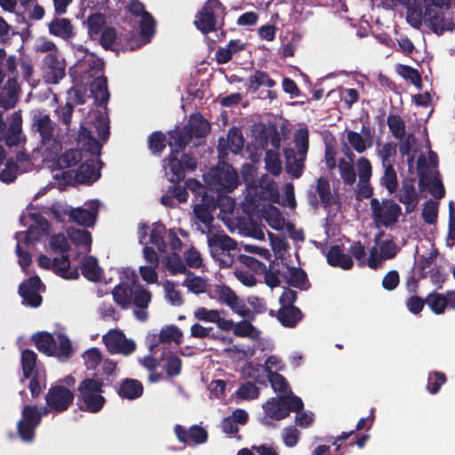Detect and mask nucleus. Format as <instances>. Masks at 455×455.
<instances>
[{"label":"nucleus","instance_id":"obj_1","mask_svg":"<svg viewBox=\"0 0 455 455\" xmlns=\"http://www.w3.org/2000/svg\"><path fill=\"white\" fill-rule=\"evenodd\" d=\"M168 134L171 152L164 159L163 166L169 181L177 183L184 180L186 173L196 169L197 162L192 155L183 152L188 145L178 132V129L169 132Z\"/></svg>","mask_w":455,"mask_h":455},{"label":"nucleus","instance_id":"obj_2","mask_svg":"<svg viewBox=\"0 0 455 455\" xmlns=\"http://www.w3.org/2000/svg\"><path fill=\"white\" fill-rule=\"evenodd\" d=\"M103 379L86 378L83 379L76 388V400L79 409L90 413L100 412L107 400L103 396Z\"/></svg>","mask_w":455,"mask_h":455},{"label":"nucleus","instance_id":"obj_3","mask_svg":"<svg viewBox=\"0 0 455 455\" xmlns=\"http://www.w3.org/2000/svg\"><path fill=\"white\" fill-rule=\"evenodd\" d=\"M31 129L38 133L40 144L51 156H57L62 150V140L57 130L56 124L49 115L38 111L32 117Z\"/></svg>","mask_w":455,"mask_h":455},{"label":"nucleus","instance_id":"obj_4","mask_svg":"<svg viewBox=\"0 0 455 455\" xmlns=\"http://www.w3.org/2000/svg\"><path fill=\"white\" fill-rule=\"evenodd\" d=\"M451 0H424L425 20L434 33L440 36L455 28V22L446 17Z\"/></svg>","mask_w":455,"mask_h":455},{"label":"nucleus","instance_id":"obj_5","mask_svg":"<svg viewBox=\"0 0 455 455\" xmlns=\"http://www.w3.org/2000/svg\"><path fill=\"white\" fill-rule=\"evenodd\" d=\"M52 411L47 405L38 408L36 405L25 404L21 410V418L17 422V433L24 442L30 443L36 437V429L42 422V418Z\"/></svg>","mask_w":455,"mask_h":455},{"label":"nucleus","instance_id":"obj_6","mask_svg":"<svg viewBox=\"0 0 455 455\" xmlns=\"http://www.w3.org/2000/svg\"><path fill=\"white\" fill-rule=\"evenodd\" d=\"M370 205L376 227L394 226L402 215L401 206L391 199H383L379 202L378 198H371Z\"/></svg>","mask_w":455,"mask_h":455},{"label":"nucleus","instance_id":"obj_7","mask_svg":"<svg viewBox=\"0 0 455 455\" xmlns=\"http://www.w3.org/2000/svg\"><path fill=\"white\" fill-rule=\"evenodd\" d=\"M6 68H8L9 79H7L0 94V106L5 110L13 108L18 102L20 85L18 84L17 57L11 55L7 57Z\"/></svg>","mask_w":455,"mask_h":455},{"label":"nucleus","instance_id":"obj_8","mask_svg":"<svg viewBox=\"0 0 455 455\" xmlns=\"http://www.w3.org/2000/svg\"><path fill=\"white\" fill-rule=\"evenodd\" d=\"M211 254L215 260L220 261L221 267H230L233 259L229 251L236 249V242L228 235H214L208 239Z\"/></svg>","mask_w":455,"mask_h":455},{"label":"nucleus","instance_id":"obj_9","mask_svg":"<svg viewBox=\"0 0 455 455\" xmlns=\"http://www.w3.org/2000/svg\"><path fill=\"white\" fill-rule=\"evenodd\" d=\"M218 10H224L223 4L219 0H207L196 13L194 24L204 35L216 31Z\"/></svg>","mask_w":455,"mask_h":455},{"label":"nucleus","instance_id":"obj_10","mask_svg":"<svg viewBox=\"0 0 455 455\" xmlns=\"http://www.w3.org/2000/svg\"><path fill=\"white\" fill-rule=\"evenodd\" d=\"M75 394L63 385L52 386L45 395L47 406L56 413H61L68 410L73 404Z\"/></svg>","mask_w":455,"mask_h":455},{"label":"nucleus","instance_id":"obj_11","mask_svg":"<svg viewBox=\"0 0 455 455\" xmlns=\"http://www.w3.org/2000/svg\"><path fill=\"white\" fill-rule=\"evenodd\" d=\"M102 340L108 351L112 354L130 355L136 349V343L125 337L124 333L116 329L108 331L102 337Z\"/></svg>","mask_w":455,"mask_h":455},{"label":"nucleus","instance_id":"obj_12","mask_svg":"<svg viewBox=\"0 0 455 455\" xmlns=\"http://www.w3.org/2000/svg\"><path fill=\"white\" fill-rule=\"evenodd\" d=\"M22 130V117L20 112L12 114L7 126L3 112L0 110V142H4L8 147L17 146Z\"/></svg>","mask_w":455,"mask_h":455},{"label":"nucleus","instance_id":"obj_13","mask_svg":"<svg viewBox=\"0 0 455 455\" xmlns=\"http://www.w3.org/2000/svg\"><path fill=\"white\" fill-rule=\"evenodd\" d=\"M174 433L178 440L184 444H203L208 440L207 431L198 425H193L189 429L181 425H176Z\"/></svg>","mask_w":455,"mask_h":455},{"label":"nucleus","instance_id":"obj_14","mask_svg":"<svg viewBox=\"0 0 455 455\" xmlns=\"http://www.w3.org/2000/svg\"><path fill=\"white\" fill-rule=\"evenodd\" d=\"M99 204L97 202H92L87 209L76 208L69 212V218L72 221L84 227H93L98 215Z\"/></svg>","mask_w":455,"mask_h":455},{"label":"nucleus","instance_id":"obj_15","mask_svg":"<svg viewBox=\"0 0 455 455\" xmlns=\"http://www.w3.org/2000/svg\"><path fill=\"white\" fill-rule=\"evenodd\" d=\"M285 157L286 172L293 178L299 179L302 176L305 168V161L307 156L298 155L292 148H285L283 149Z\"/></svg>","mask_w":455,"mask_h":455},{"label":"nucleus","instance_id":"obj_16","mask_svg":"<svg viewBox=\"0 0 455 455\" xmlns=\"http://www.w3.org/2000/svg\"><path fill=\"white\" fill-rule=\"evenodd\" d=\"M266 415L271 419L281 420L289 416L286 406L285 395L272 397L263 406Z\"/></svg>","mask_w":455,"mask_h":455},{"label":"nucleus","instance_id":"obj_17","mask_svg":"<svg viewBox=\"0 0 455 455\" xmlns=\"http://www.w3.org/2000/svg\"><path fill=\"white\" fill-rule=\"evenodd\" d=\"M49 33L63 40H69L74 37L75 32L71 21L66 18L55 17L48 24Z\"/></svg>","mask_w":455,"mask_h":455},{"label":"nucleus","instance_id":"obj_18","mask_svg":"<svg viewBox=\"0 0 455 455\" xmlns=\"http://www.w3.org/2000/svg\"><path fill=\"white\" fill-rule=\"evenodd\" d=\"M31 340L36 349L47 356L56 354V340L52 334L47 331H38L32 335Z\"/></svg>","mask_w":455,"mask_h":455},{"label":"nucleus","instance_id":"obj_19","mask_svg":"<svg viewBox=\"0 0 455 455\" xmlns=\"http://www.w3.org/2000/svg\"><path fill=\"white\" fill-rule=\"evenodd\" d=\"M90 91L97 106L101 107L107 104L110 93L108 89V79L105 76L94 78L90 84Z\"/></svg>","mask_w":455,"mask_h":455},{"label":"nucleus","instance_id":"obj_20","mask_svg":"<svg viewBox=\"0 0 455 455\" xmlns=\"http://www.w3.org/2000/svg\"><path fill=\"white\" fill-rule=\"evenodd\" d=\"M326 257L328 264L331 267L349 270L354 266V261L351 256L344 253L339 245L331 246Z\"/></svg>","mask_w":455,"mask_h":455},{"label":"nucleus","instance_id":"obj_21","mask_svg":"<svg viewBox=\"0 0 455 455\" xmlns=\"http://www.w3.org/2000/svg\"><path fill=\"white\" fill-rule=\"evenodd\" d=\"M304 315L298 307H281L276 318L286 328H294L302 320Z\"/></svg>","mask_w":455,"mask_h":455},{"label":"nucleus","instance_id":"obj_22","mask_svg":"<svg viewBox=\"0 0 455 455\" xmlns=\"http://www.w3.org/2000/svg\"><path fill=\"white\" fill-rule=\"evenodd\" d=\"M362 132L364 138L362 134L354 131H349L347 133L348 143L357 153H363L367 148H371L372 146V138L370 128L363 126Z\"/></svg>","mask_w":455,"mask_h":455},{"label":"nucleus","instance_id":"obj_23","mask_svg":"<svg viewBox=\"0 0 455 455\" xmlns=\"http://www.w3.org/2000/svg\"><path fill=\"white\" fill-rule=\"evenodd\" d=\"M143 391L144 387L140 381L128 378L122 380L116 390L120 397L127 400H134L140 397Z\"/></svg>","mask_w":455,"mask_h":455},{"label":"nucleus","instance_id":"obj_24","mask_svg":"<svg viewBox=\"0 0 455 455\" xmlns=\"http://www.w3.org/2000/svg\"><path fill=\"white\" fill-rule=\"evenodd\" d=\"M81 273L90 282L100 281L103 274L96 257L88 255L81 262Z\"/></svg>","mask_w":455,"mask_h":455},{"label":"nucleus","instance_id":"obj_25","mask_svg":"<svg viewBox=\"0 0 455 455\" xmlns=\"http://www.w3.org/2000/svg\"><path fill=\"white\" fill-rule=\"evenodd\" d=\"M283 277L291 287L304 291L310 287L307 275L301 267H288L287 272L283 274Z\"/></svg>","mask_w":455,"mask_h":455},{"label":"nucleus","instance_id":"obj_26","mask_svg":"<svg viewBox=\"0 0 455 455\" xmlns=\"http://www.w3.org/2000/svg\"><path fill=\"white\" fill-rule=\"evenodd\" d=\"M52 269L60 277L67 280H76L79 277L78 269H70V260L68 255L55 257L52 259Z\"/></svg>","mask_w":455,"mask_h":455},{"label":"nucleus","instance_id":"obj_27","mask_svg":"<svg viewBox=\"0 0 455 455\" xmlns=\"http://www.w3.org/2000/svg\"><path fill=\"white\" fill-rule=\"evenodd\" d=\"M419 188L421 191L427 189L436 199H441L445 196V188L441 180L431 179L424 173L419 174Z\"/></svg>","mask_w":455,"mask_h":455},{"label":"nucleus","instance_id":"obj_28","mask_svg":"<svg viewBox=\"0 0 455 455\" xmlns=\"http://www.w3.org/2000/svg\"><path fill=\"white\" fill-rule=\"evenodd\" d=\"M100 178V172L95 170L93 160L82 163L76 172L75 179L78 183L90 184Z\"/></svg>","mask_w":455,"mask_h":455},{"label":"nucleus","instance_id":"obj_29","mask_svg":"<svg viewBox=\"0 0 455 455\" xmlns=\"http://www.w3.org/2000/svg\"><path fill=\"white\" fill-rule=\"evenodd\" d=\"M37 355L31 349H23L20 355L23 379H29L33 374L39 373L37 369Z\"/></svg>","mask_w":455,"mask_h":455},{"label":"nucleus","instance_id":"obj_30","mask_svg":"<svg viewBox=\"0 0 455 455\" xmlns=\"http://www.w3.org/2000/svg\"><path fill=\"white\" fill-rule=\"evenodd\" d=\"M133 290L134 288L127 283L116 285L112 291L115 302L122 308H127L132 304Z\"/></svg>","mask_w":455,"mask_h":455},{"label":"nucleus","instance_id":"obj_31","mask_svg":"<svg viewBox=\"0 0 455 455\" xmlns=\"http://www.w3.org/2000/svg\"><path fill=\"white\" fill-rule=\"evenodd\" d=\"M227 144L229 145L230 150L235 154L239 153L243 149L244 145V140L243 137V133L239 128H230L228 132L227 140H225L223 138L220 139L219 149H220V148H223Z\"/></svg>","mask_w":455,"mask_h":455},{"label":"nucleus","instance_id":"obj_32","mask_svg":"<svg viewBox=\"0 0 455 455\" xmlns=\"http://www.w3.org/2000/svg\"><path fill=\"white\" fill-rule=\"evenodd\" d=\"M248 91L257 92L261 85L272 88L275 85V81L272 79L265 71L256 70L248 79Z\"/></svg>","mask_w":455,"mask_h":455},{"label":"nucleus","instance_id":"obj_33","mask_svg":"<svg viewBox=\"0 0 455 455\" xmlns=\"http://www.w3.org/2000/svg\"><path fill=\"white\" fill-rule=\"evenodd\" d=\"M156 33V20L153 15L146 13L140 20V35L144 44L150 42Z\"/></svg>","mask_w":455,"mask_h":455},{"label":"nucleus","instance_id":"obj_34","mask_svg":"<svg viewBox=\"0 0 455 455\" xmlns=\"http://www.w3.org/2000/svg\"><path fill=\"white\" fill-rule=\"evenodd\" d=\"M382 167L384 168V173L380 178V185L391 195L398 188L397 173L393 164L383 165Z\"/></svg>","mask_w":455,"mask_h":455},{"label":"nucleus","instance_id":"obj_35","mask_svg":"<svg viewBox=\"0 0 455 455\" xmlns=\"http://www.w3.org/2000/svg\"><path fill=\"white\" fill-rule=\"evenodd\" d=\"M316 192L319 196L322 206L329 209L333 204V197L331 192L329 180L324 177H320L316 181Z\"/></svg>","mask_w":455,"mask_h":455},{"label":"nucleus","instance_id":"obj_36","mask_svg":"<svg viewBox=\"0 0 455 455\" xmlns=\"http://www.w3.org/2000/svg\"><path fill=\"white\" fill-rule=\"evenodd\" d=\"M397 73L403 76L405 80L411 81V83L418 89H422V79L420 73L407 65L399 64L396 67Z\"/></svg>","mask_w":455,"mask_h":455},{"label":"nucleus","instance_id":"obj_37","mask_svg":"<svg viewBox=\"0 0 455 455\" xmlns=\"http://www.w3.org/2000/svg\"><path fill=\"white\" fill-rule=\"evenodd\" d=\"M72 243L76 246H84L86 251H91L92 248V234L85 229H73L68 233Z\"/></svg>","mask_w":455,"mask_h":455},{"label":"nucleus","instance_id":"obj_38","mask_svg":"<svg viewBox=\"0 0 455 455\" xmlns=\"http://www.w3.org/2000/svg\"><path fill=\"white\" fill-rule=\"evenodd\" d=\"M152 299L151 292L140 284L134 287L132 303L137 307L147 309Z\"/></svg>","mask_w":455,"mask_h":455},{"label":"nucleus","instance_id":"obj_39","mask_svg":"<svg viewBox=\"0 0 455 455\" xmlns=\"http://www.w3.org/2000/svg\"><path fill=\"white\" fill-rule=\"evenodd\" d=\"M296 154L307 156L309 148V133L307 128H299L293 136Z\"/></svg>","mask_w":455,"mask_h":455},{"label":"nucleus","instance_id":"obj_40","mask_svg":"<svg viewBox=\"0 0 455 455\" xmlns=\"http://www.w3.org/2000/svg\"><path fill=\"white\" fill-rule=\"evenodd\" d=\"M426 303L436 315L443 314L445 311V308L448 307L446 297L435 291H433L427 296Z\"/></svg>","mask_w":455,"mask_h":455},{"label":"nucleus","instance_id":"obj_41","mask_svg":"<svg viewBox=\"0 0 455 455\" xmlns=\"http://www.w3.org/2000/svg\"><path fill=\"white\" fill-rule=\"evenodd\" d=\"M165 232V226L161 222H156L153 224L150 231L149 242L156 245L157 249L164 252L166 251L167 245L164 239V234Z\"/></svg>","mask_w":455,"mask_h":455},{"label":"nucleus","instance_id":"obj_42","mask_svg":"<svg viewBox=\"0 0 455 455\" xmlns=\"http://www.w3.org/2000/svg\"><path fill=\"white\" fill-rule=\"evenodd\" d=\"M339 171L344 184L352 186L356 180V173L354 164L349 163L344 158L339 160Z\"/></svg>","mask_w":455,"mask_h":455},{"label":"nucleus","instance_id":"obj_43","mask_svg":"<svg viewBox=\"0 0 455 455\" xmlns=\"http://www.w3.org/2000/svg\"><path fill=\"white\" fill-rule=\"evenodd\" d=\"M267 379L275 393L281 395L291 394L287 379L278 372L267 374Z\"/></svg>","mask_w":455,"mask_h":455},{"label":"nucleus","instance_id":"obj_44","mask_svg":"<svg viewBox=\"0 0 455 455\" xmlns=\"http://www.w3.org/2000/svg\"><path fill=\"white\" fill-rule=\"evenodd\" d=\"M82 159V154L78 149L71 148L65 151L57 159V165L60 169L75 166Z\"/></svg>","mask_w":455,"mask_h":455},{"label":"nucleus","instance_id":"obj_45","mask_svg":"<svg viewBox=\"0 0 455 455\" xmlns=\"http://www.w3.org/2000/svg\"><path fill=\"white\" fill-rule=\"evenodd\" d=\"M447 377L445 373L438 371H433L428 373L427 390L431 395H435L440 391L441 387L446 383Z\"/></svg>","mask_w":455,"mask_h":455},{"label":"nucleus","instance_id":"obj_46","mask_svg":"<svg viewBox=\"0 0 455 455\" xmlns=\"http://www.w3.org/2000/svg\"><path fill=\"white\" fill-rule=\"evenodd\" d=\"M265 164L267 171L274 176H278L282 172V163L279 154L268 149L265 155Z\"/></svg>","mask_w":455,"mask_h":455},{"label":"nucleus","instance_id":"obj_47","mask_svg":"<svg viewBox=\"0 0 455 455\" xmlns=\"http://www.w3.org/2000/svg\"><path fill=\"white\" fill-rule=\"evenodd\" d=\"M182 331L175 325H170L163 328L159 332V341L161 343L175 342L177 345L181 344Z\"/></svg>","mask_w":455,"mask_h":455},{"label":"nucleus","instance_id":"obj_48","mask_svg":"<svg viewBox=\"0 0 455 455\" xmlns=\"http://www.w3.org/2000/svg\"><path fill=\"white\" fill-rule=\"evenodd\" d=\"M419 199L414 186V180L410 179L404 181L400 188L398 200L400 203H409Z\"/></svg>","mask_w":455,"mask_h":455},{"label":"nucleus","instance_id":"obj_49","mask_svg":"<svg viewBox=\"0 0 455 455\" xmlns=\"http://www.w3.org/2000/svg\"><path fill=\"white\" fill-rule=\"evenodd\" d=\"M188 126L196 138H204L210 132V124L201 115L194 116Z\"/></svg>","mask_w":455,"mask_h":455},{"label":"nucleus","instance_id":"obj_50","mask_svg":"<svg viewBox=\"0 0 455 455\" xmlns=\"http://www.w3.org/2000/svg\"><path fill=\"white\" fill-rule=\"evenodd\" d=\"M58 346L56 345V354L54 356L59 359H68L72 355V344L68 337L63 333L57 336Z\"/></svg>","mask_w":455,"mask_h":455},{"label":"nucleus","instance_id":"obj_51","mask_svg":"<svg viewBox=\"0 0 455 455\" xmlns=\"http://www.w3.org/2000/svg\"><path fill=\"white\" fill-rule=\"evenodd\" d=\"M105 23L106 19L102 13L95 12L91 14L87 19L89 35L93 36L101 33Z\"/></svg>","mask_w":455,"mask_h":455},{"label":"nucleus","instance_id":"obj_52","mask_svg":"<svg viewBox=\"0 0 455 455\" xmlns=\"http://www.w3.org/2000/svg\"><path fill=\"white\" fill-rule=\"evenodd\" d=\"M387 124L391 133L398 139H402L405 134L404 121L398 115H389L387 118Z\"/></svg>","mask_w":455,"mask_h":455},{"label":"nucleus","instance_id":"obj_53","mask_svg":"<svg viewBox=\"0 0 455 455\" xmlns=\"http://www.w3.org/2000/svg\"><path fill=\"white\" fill-rule=\"evenodd\" d=\"M167 143L166 136L162 132H154L148 137V148L154 154H161Z\"/></svg>","mask_w":455,"mask_h":455},{"label":"nucleus","instance_id":"obj_54","mask_svg":"<svg viewBox=\"0 0 455 455\" xmlns=\"http://www.w3.org/2000/svg\"><path fill=\"white\" fill-rule=\"evenodd\" d=\"M58 121L65 125L67 132L70 130V124L74 113V106L70 102H67L64 106L56 108Z\"/></svg>","mask_w":455,"mask_h":455},{"label":"nucleus","instance_id":"obj_55","mask_svg":"<svg viewBox=\"0 0 455 455\" xmlns=\"http://www.w3.org/2000/svg\"><path fill=\"white\" fill-rule=\"evenodd\" d=\"M356 168L360 183H369L372 175V166L370 160L364 156L360 157L356 162Z\"/></svg>","mask_w":455,"mask_h":455},{"label":"nucleus","instance_id":"obj_56","mask_svg":"<svg viewBox=\"0 0 455 455\" xmlns=\"http://www.w3.org/2000/svg\"><path fill=\"white\" fill-rule=\"evenodd\" d=\"M94 127L100 140L106 141L110 134L108 120L98 112L94 118Z\"/></svg>","mask_w":455,"mask_h":455},{"label":"nucleus","instance_id":"obj_57","mask_svg":"<svg viewBox=\"0 0 455 455\" xmlns=\"http://www.w3.org/2000/svg\"><path fill=\"white\" fill-rule=\"evenodd\" d=\"M438 217V204L432 199L424 204L422 218L427 224H435Z\"/></svg>","mask_w":455,"mask_h":455},{"label":"nucleus","instance_id":"obj_58","mask_svg":"<svg viewBox=\"0 0 455 455\" xmlns=\"http://www.w3.org/2000/svg\"><path fill=\"white\" fill-rule=\"evenodd\" d=\"M236 395L243 400L256 399L259 395V388L253 382L246 381L240 386Z\"/></svg>","mask_w":455,"mask_h":455},{"label":"nucleus","instance_id":"obj_59","mask_svg":"<svg viewBox=\"0 0 455 455\" xmlns=\"http://www.w3.org/2000/svg\"><path fill=\"white\" fill-rule=\"evenodd\" d=\"M194 213L196 219L203 224L209 227L212 225L214 218L212 214V210L208 204H198L194 206Z\"/></svg>","mask_w":455,"mask_h":455},{"label":"nucleus","instance_id":"obj_60","mask_svg":"<svg viewBox=\"0 0 455 455\" xmlns=\"http://www.w3.org/2000/svg\"><path fill=\"white\" fill-rule=\"evenodd\" d=\"M50 248L55 253H67L70 249L66 236L61 233L51 237Z\"/></svg>","mask_w":455,"mask_h":455},{"label":"nucleus","instance_id":"obj_61","mask_svg":"<svg viewBox=\"0 0 455 455\" xmlns=\"http://www.w3.org/2000/svg\"><path fill=\"white\" fill-rule=\"evenodd\" d=\"M18 164L12 160H7L4 168L0 172V180L4 183L13 182L17 178Z\"/></svg>","mask_w":455,"mask_h":455},{"label":"nucleus","instance_id":"obj_62","mask_svg":"<svg viewBox=\"0 0 455 455\" xmlns=\"http://www.w3.org/2000/svg\"><path fill=\"white\" fill-rule=\"evenodd\" d=\"M84 363L88 370H94L101 362V353L99 348L92 347L83 355Z\"/></svg>","mask_w":455,"mask_h":455},{"label":"nucleus","instance_id":"obj_63","mask_svg":"<svg viewBox=\"0 0 455 455\" xmlns=\"http://www.w3.org/2000/svg\"><path fill=\"white\" fill-rule=\"evenodd\" d=\"M166 299L173 306H181L183 299L180 292L175 290V285L172 281H166L164 284Z\"/></svg>","mask_w":455,"mask_h":455},{"label":"nucleus","instance_id":"obj_64","mask_svg":"<svg viewBox=\"0 0 455 455\" xmlns=\"http://www.w3.org/2000/svg\"><path fill=\"white\" fill-rule=\"evenodd\" d=\"M407 7V21L415 28H419L422 24V19H425L424 11L411 4Z\"/></svg>","mask_w":455,"mask_h":455}]
</instances>
